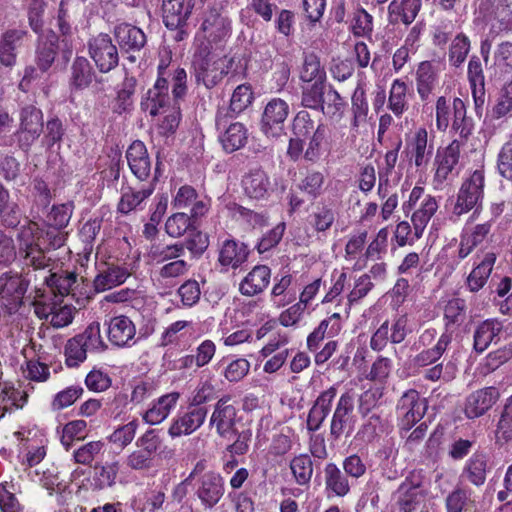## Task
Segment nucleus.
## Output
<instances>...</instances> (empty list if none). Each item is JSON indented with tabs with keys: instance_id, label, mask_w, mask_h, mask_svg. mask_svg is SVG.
Listing matches in <instances>:
<instances>
[{
	"instance_id": "obj_1",
	"label": "nucleus",
	"mask_w": 512,
	"mask_h": 512,
	"mask_svg": "<svg viewBox=\"0 0 512 512\" xmlns=\"http://www.w3.org/2000/svg\"><path fill=\"white\" fill-rule=\"evenodd\" d=\"M168 83L164 78L157 79L142 99L141 107L151 116H159L158 131L162 135L173 134L180 123V108L174 103L171 105L168 95Z\"/></svg>"
},
{
	"instance_id": "obj_2",
	"label": "nucleus",
	"mask_w": 512,
	"mask_h": 512,
	"mask_svg": "<svg viewBox=\"0 0 512 512\" xmlns=\"http://www.w3.org/2000/svg\"><path fill=\"white\" fill-rule=\"evenodd\" d=\"M19 251L27 265L35 269H44L50 265V258L45 254L43 230L36 222H29L21 227L18 234Z\"/></svg>"
},
{
	"instance_id": "obj_3",
	"label": "nucleus",
	"mask_w": 512,
	"mask_h": 512,
	"mask_svg": "<svg viewBox=\"0 0 512 512\" xmlns=\"http://www.w3.org/2000/svg\"><path fill=\"white\" fill-rule=\"evenodd\" d=\"M205 463L198 462L186 481L198 477L196 494L201 503L207 507H214L224 495V480L219 473L208 471L204 472Z\"/></svg>"
},
{
	"instance_id": "obj_4",
	"label": "nucleus",
	"mask_w": 512,
	"mask_h": 512,
	"mask_svg": "<svg viewBox=\"0 0 512 512\" xmlns=\"http://www.w3.org/2000/svg\"><path fill=\"white\" fill-rule=\"evenodd\" d=\"M232 65L233 59L225 56L208 54L205 57H197L193 63L196 81L206 88H213L229 74Z\"/></svg>"
},
{
	"instance_id": "obj_5",
	"label": "nucleus",
	"mask_w": 512,
	"mask_h": 512,
	"mask_svg": "<svg viewBox=\"0 0 512 512\" xmlns=\"http://www.w3.org/2000/svg\"><path fill=\"white\" fill-rule=\"evenodd\" d=\"M204 392L205 387L199 389L193 398V403L196 406L172 420L168 428V434L171 438L190 435L203 425L207 417V409L198 405L207 400Z\"/></svg>"
},
{
	"instance_id": "obj_6",
	"label": "nucleus",
	"mask_w": 512,
	"mask_h": 512,
	"mask_svg": "<svg viewBox=\"0 0 512 512\" xmlns=\"http://www.w3.org/2000/svg\"><path fill=\"white\" fill-rule=\"evenodd\" d=\"M485 173L483 167L474 170L468 178H466L457 194L456 203L453 213L457 216L468 213L478 206L484 194Z\"/></svg>"
},
{
	"instance_id": "obj_7",
	"label": "nucleus",
	"mask_w": 512,
	"mask_h": 512,
	"mask_svg": "<svg viewBox=\"0 0 512 512\" xmlns=\"http://www.w3.org/2000/svg\"><path fill=\"white\" fill-rule=\"evenodd\" d=\"M451 111H453V128L460 130L461 136H467L470 130H466L465 127H463L466 119V106L460 98L453 100L452 107L446 97L440 96L437 98L435 104L437 130L441 132L446 131L450 123Z\"/></svg>"
},
{
	"instance_id": "obj_8",
	"label": "nucleus",
	"mask_w": 512,
	"mask_h": 512,
	"mask_svg": "<svg viewBox=\"0 0 512 512\" xmlns=\"http://www.w3.org/2000/svg\"><path fill=\"white\" fill-rule=\"evenodd\" d=\"M427 411L426 399L416 390H408L398 401L397 414L401 430L409 431L418 423Z\"/></svg>"
},
{
	"instance_id": "obj_9",
	"label": "nucleus",
	"mask_w": 512,
	"mask_h": 512,
	"mask_svg": "<svg viewBox=\"0 0 512 512\" xmlns=\"http://www.w3.org/2000/svg\"><path fill=\"white\" fill-rule=\"evenodd\" d=\"M29 281L21 274L6 272L0 276V303L10 313L16 311L22 304Z\"/></svg>"
},
{
	"instance_id": "obj_10",
	"label": "nucleus",
	"mask_w": 512,
	"mask_h": 512,
	"mask_svg": "<svg viewBox=\"0 0 512 512\" xmlns=\"http://www.w3.org/2000/svg\"><path fill=\"white\" fill-rule=\"evenodd\" d=\"M89 54L101 72L114 69L119 61L117 47L107 34H99L89 42Z\"/></svg>"
},
{
	"instance_id": "obj_11",
	"label": "nucleus",
	"mask_w": 512,
	"mask_h": 512,
	"mask_svg": "<svg viewBox=\"0 0 512 512\" xmlns=\"http://www.w3.org/2000/svg\"><path fill=\"white\" fill-rule=\"evenodd\" d=\"M410 331L407 315L397 316L391 326L388 321H385L373 334L370 342L371 348L379 351L387 345L388 341L394 344L401 343Z\"/></svg>"
},
{
	"instance_id": "obj_12",
	"label": "nucleus",
	"mask_w": 512,
	"mask_h": 512,
	"mask_svg": "<svg viewBox=\"0 0 512 512\" xmlns=\"http://www.w3.org/2000/svg\"><path fill=\"white\" fill-rule=\"evenodd\" d=\"M289 115V105L280 98L270 100L264 108L261 129L268 137H278L284 131V122Z\"/></svg>"
},
{
	"instance_id": "obj_13",
	"label": "nucleus",
	"mask_w": 512,
	"mask_h": 512,
	"mask_svg": "<svg viewBox=\"0 0 512 512\" xmlns=\"http://www.w3.org/2000/svg\"><path fill=\"white\" fill-rule=\"evenodd\" d=\"M405 151L416 167L424 168L428 165L433 153V144L428 143V131L425 127H418L407 135Z\"/></svg>"
},
{
	"instance_id": "obj_14",
	"label": "nucleus",
	"mask_w": 512,
	"mask_h": 512,
	"mask_svg": "<svg viewBox=\"0 0 512 512\" xmlns=\"http://www.w3.org/2000/svg\"><path fill=\"white\" fill-rule=\"evenodd\" d=\"M34 312L40 319H45L54 328H63L72 323L75 315V308L72 305L63 303H45L41 300L33 302Z\"/></svg>"
},
{
	"instance_id": "obj_15",
	"label": "nucleus",
	"mask_w": 512,
	"mask_h": 512,
	"mask_svg": "<svg viewBox=\"0 0 512 512\" xmlns=\"http://www.w3.org/2000/svg\"><path fill=\"white\" fill-rule=\"evenodd\" d=\"M400 512H414L425 499V490L419 477L411 475L399 486L395 493Z\"/></svg>"
},
{
	"instance_id": "obj_16",
	"label": "nucleus",
	"mask_w": 512,
	"mask_h": 512,
	"mask_svg": "<svg viewBox=\"0 0 512 512\" xmlns=\"http://www.w3.org/2000/svg\"><path fill=\"white\" fill-rule=\"evenodd\" d=\"M244 193L251 199L264 200L275 190V183L262 169H251L242 178Z\"/></svg>"
},
{
	"instance_id": "obj_17",
	"label": "nucleus",
	"mask_w": 512,
	"mask_h": 512,
	"mask_svg": "<svg viewBox=\"0 0 512 512\" xmlns=\"http://www.w3.org/2000/svg\"><path fill=\"white\" fill-rule=\"evenodd\" d=\"M500 393L495 387H485L472 392L465 401L464 413L469 419L478 418L498 401Z\"/></svg>"
},
{
	"instance_id": "obj_18",
	"label": "nucleus",
	"mask_w": 512,
	"mask_h": 512,
	"mask_svg": "<svg viewBox=\"0 0 512 512\" xmlns=\"http://www.w3.org/2000/svg\"><path fill=\"white\" fill-rule=\"evenodd\" d=\"M236 407L230 402L229 397H223L215 405L210 423L216 427L222 437L231 438L236 433Z\"/></svg>"
},
{
	"instance_id": "obj_19",
	"label": "nucleus",
	"mask_w": 512,
	"mask_h": 512,
	"mask_svg": "<svg viewBox=\"0 0 512 512\" xmlns=\"http://www.w3.org/2000/svg\"><path fill=\"white\" fill-rule=\"evenodd\" d=\"M490 231L491 224L488 222L476 225L466 224L460 235L457 257L460 260L468 257L476 247L488 238Z\"/></svg>"
},
{
	"instance_id": "obj_20",
	"label": "nucleus",
	"mask_w": 512,
	"mask_h": 512,
	"mask_svg": "<svg viewBox=\"0 0 512 512\" xmlns=\"http://www.w3.org/2000/svg\"><path fill=\"white\" fill-rule=\"evenodd\" d=\"M444 69L441 61H423L416 70L417 92L422 100L427 99L438 84V77Z\"/></svg>"
},
{
	"instance_id": "obj_21",
	"label": "nucleus",
	"mask_w": 512,
	"mask_h": 512,
	"mask_svg": "<svg viewBox=\"0 0 512 512\" xmlns=\"http://www.w3.org/2000/svg\"><path fill=\"white\" fill-rule=\"evenodd\" d=\"M462 146L461 141L453 140L448 146L438 150L434 181L441 184L448 178L459 162Z\"/></svg>"
},
{
	"instance_id": "obj_22",
	"label": "nucleus",
	"mask_w": 512,
	"mask_h": 512,
	"mask_svg": "<svg viewBox=\"0 0 512 512\" xmlns=\"http://www.w3.org/2000/svg\"><path fill=\"white\" fill-rule=\"evenodd\" d=\"M126 158L130 170L139 180H146L151 171V161L143 142L136 140L128 148Z\"/></svg>"
},
{
	"instance_id": "obj_23",
	"label": "nucleus",
	"mask_w": 512,
	"mask_h": 512,
	"mask_svg": "<svg viewBox=\"0 0 512 512\" xmlns=\"http://www.w3.org/2000/svg\"><path fill=\"white\" fill-rule=\"evenodd\" d=\"M27 39V32L23 30H9L0 40V63L11 67L16 63L17 50L21 48Z\"/></svg>"
},
{
	"instance_id": "obj_24",
	"label": "nucleus",
	"mask_w": 512,
	"mask_h": 512,
	"mask_svg": "<svg viewBox=\"0 0 512 512\" xmlns=\"http://www.w3.org/2000/svg\"><path fill=\"white\" fill-rule=\"evenodd\" d=\"M180 394L178 392H170L162 395L155 400L150 408L144 413L143 420L150 424L156 425L162 423L175 409Z\"/></svg>"
},
{
	"instance_id": "obj_25",
	"label": "nucleus",
	"mask_w": 512,
	"mask_h": 512,
	"mask_svg": "<svg viewBox=\"0 0 512 512\" xmlns=\"http://www.w3.org/2000/svg\"><path fill=\"white\" fill-rule=\"evenodd\" d=\"M135 334V325L129 317L119 315L110 319L108 323V337L114 345H128L134 339Z\"/></svg>"
},
{
	"instance_id": "obj_26",
	"label": "nucleus",
	"mask_w": 512,
	"mask_h": 512,
	"mask_svg": "<svg viewBox=\"0 0 512 512\" xmlns=\"http://www.w3.org/2000/svg\"><path fill=\"white\" fill-rule=\"evenodd\" d=\"M201 31L209 42H218L229 36L230 22L216 10H211L204 16Z\"/></svg>"
},
{
	"instance_id": "obj_27",
	"label": "nucleus",
	"mask_w": 512,
	"mask_h": 512,
	"mask_svg": "<svg viewBox=\"0 0 512 512\" xmlns=\"http://www.w3.org/2000/svg\"><path fill=\"white\" fill-rule=\"evenodd\" d=\"M20 133L23 140L32 142L39 137L43 128L41 110L34 106L24 107L20 115Z\"/></svg>"
},
{
	"instance_id": "obj_28",
	"label": "nucleus",
	"mask_w": 512,
	"mask_h": 512,
	"mask_svg": "<svg viewBox=\"0 0 512 512\" xmlns=\"http://www.w3.org/2000/svg\"><path fill=\"white\" fill-rule=\"evenodd\" d=\"M271 271L266 265L255 266L240 284L243 295L254 296L261 293L270 283Z\"/></svg>"
},
{
	"instance_id": "obj_29",
	"label": "nucleus",
	"mask_w": 512,
	"mask_h": 512,
	"mask_svg": "<svg viewBox=\"0 0 512 512\" xmlns=\"http://www.w3.org/2000/svg\"><path fill=\"white\" fill-rule=\"evenodd\" d=\"M162 8L163 20L169 29L181 28L191 13L190 5L184 0H164Z\"/></svg>"
},
{
	"instance_id": "obj_30",
	"label": "nucleus",
	"mask_w": 512,
	"mask_h": 512,
	"mask_svg": "<svg viewBox=\"0 0 512 512\" xmlns=\"http://www.w3.org/2000/svg\"><path fill=\"white\" fill-rule=\"evenodd\" d=\"M114 34L119 46L126 51L140 50L146 43L144 32L127 23L116 26Z\"/></svg>"
},
{
	"instance_id": "obj_31",
	"label": "nucleus",
	"mask_w": 512,
	"mask_h": 512,
	"mask_svg": "<svg viewBox=\"0 0 512 512\" xmlns=\"http://www.w3.org/2000/svg\"><path fill=\"white\" fill-rule=\"evenodd\" d=\"M248 256L247 246L235 240H226L219 251V263L225 267L237 268L242 265Z\"/></svg>"
},
{
	"instance_id": "obj_32",
	"label": "nucleus",
	"mask_w": 512,
	"mask_h": 512,
	"mask_svg": "<svg viewBox=\"0 0 512 512\" xmlns=\"http://www.w3.org/2000/svg\"><path fill=\"white\" fill-rule=\"evenodd\" d=\"M496 261V255L488 252L483 259L472 269L467 277V286L471 292H477L484 287Z\"/></svg>"
},
{
	"instance_id": "obj_33",
	"label": "nucleus",
	"mask_w": 512,
	"mask_h": 512,
	"mask_svg": "<svg viewBox=\"0 0 512 512\" xmlns=\"http://www.w3.org/2000/svg\"><path fill=\"white\" fill-rule=\"evenodd\" d=\"M438 209L436 199L431 195H425L420 203V206L412 214L411 221L413 224L415 238L419 239L432 216Z\"/></svg>"
},
{
	"instance_id": "obj_34",
	"label": "nucleus",
	"mask_w": 512,
	"mask_h": 512,
	"mask_svg": "<svg viewBox=\"0 0 512 512\" xmlns=\"http://www.w3.org/2000/svg\"><path fill=\"white\" fill-rule=\"evenodd\" d=\"M248 139L247 129L242 123L230 124L220 135V142L226 152L232 153L244 147Z\"/></svg>"
},
{
	"instance_id": "obj_35",
	"label": "nucleus",
	"mask_w": 512,
	"mask_h": 512,
	"mask_svg": "<svg viewBox=\"0 0 512 512\" xmlns=\"http://www.w3.org/2000/svg\"><path fill=\"white\" fill-rule=\"evenodd\" d=\"M326 490L335 496L343 497L350 491L347 478L334 463H328L324 469Z\"/></svg>"
},
{
	"instance_id": "obj_36",
	"label": "nucleus",
	"mask_w": 512,
	"mask_h": 512,
	"mask_svg": "<svg viewBox=\"0 0 512 512\" xmlns=\"http://www.w3.org/2000/svg\"><path fill=\"white\" fill-rule=\"evenodd\" d=\"M502 331V325L495 320H486L474 332V349L483 352Z\"/></svg>"
},
{
	"instance_id": "obj_37",
	"label": "nucleus",
	"mask_w": 512,
	"mask_h": 512,
	"mask_svg": "<svg viewBox=\"0 0 512 512\" xmlns=\"http://www.w3.org/2000/svg\"><path fill=\"white\" fill-rule=\"evenodd\" d=\"M153 191L154 187L152 185H148L140 190L128 188L122 193L118 210L121 213L127 214L135 209L142 208L143 203L152 195Z\"/></svg>"
},
{
	"instance_id": "obj_38",
	"label": "nucleus",
	"mask_w": 512,
	"mask_h": 512,
	"mask_svg": "<svg viewBox=\"0 0 512 512\" xmlns=\"http://www.w3.org/2000/svg\"><path fill=\"white\" fill-rule=\"evenodd\" d=\"M299 77L301 81L305 83H324L326 73L324 68L321 66L318 56L313 53L304 55L303 63L299 70Z\"/></svg>"
},
{
	"instance_id": "obj_39",
	"label": "nucleus",
	"mask_w": 512,
	"mask_h": 512,
	"mask_svg": "<svg viewBox=\"0 0 512 512\" xmlns=\"http://www.w3.org/2000/svg\"><path fill=\"white\" fill-rule=\"evenodd\" d=\"M353 410V397L349 393L341 395L331 422V433L339 437L348 421V415Z\"/></svg>"
},
{
	"instance_id": "obj_40",
	"label": "nucleus",
	"mask_w": 512,
	"mask_h": 512,
	"mask_svg": "<svg viewBox=\"0 0 512 512\" xmlns=\"http://www.w3.org/2000/svg\"><path fill=\"white\" fill-rule=\"evenodd\" d=\"M512 112V78L505 82L499 90L495 103L488 116L493 120H499Z\"/></svg>"
},
{
	"instance_id": "obj_41",
	"label": "nucleus",
	"mask_w": 512,
	"mask_h": 512,
	"mask_svg": "<svg viewBox=\"0 0 512 512\" xmlns=\"http://www.w3.org/2000/svg\"><path fill=\"white\" fill-rule=\"evenodd\" d=\"M128 276L129 273L125 268L110 266L96 276L94 285L99 291L109 290L124 283Z\"/></svg>"
},
{
	"instance_id": "obj_42",
	"label": "nucleus",
	"mask_w": 512,
	"mask_h": 512,
	"mask_svg": "<svg viewBox=\"0 0 512 512\" xmlns=\"http://www.w3.org/2000/svg\"><path fill=\"white\" fill-rule=\"evenodd\" d=\"M93 70L89 61L84 57L74 60L71 67V85L76 89L87 88L93 80Z\"/></svg>"
},
{
	"instance_id": "obj_43",
	"label": "nucleus",
	"mask_w": 512,
	"mask_h": 512,
	"mask_svg": "<svg viewBox=\"0 0 512 512\" xmlns=\"http://www.w3.org/2000/svg\"><path fill=\"white\" fill-rule=\"evenodd\" d=\"M421 7V0H394L389 4V12L404 24L414 21Z\"/></svg>"
},
{
	"instance_id": "obj_44",
	"label": "nucleus",
	"mask_w": 512,
	"mask_h": 512,
	"mask_svg": "<svg viewBox=\"0 0 512 512\" xmlns=\"http://www.w3.org/2000/svg\"><path fill=\"white\" fill-rule=\"evenodd\" d=\"M291 276H283L272 288L271 302L276 308H282L295 300L296 293L291 286Z\"/></svg>"
},
{
	"instance_id": "obj_45",
	"label": "nucleus",
	"mask_w": 512,
	"mask_h": 512,
	"mask_svg": "<svg viewBox=\"0 0 512 512\" xmlns=\"http://www.w3.org/2000/svg\"><path fill=\"white\" fill-rule=\"evenodd\" d=\"M389 109L396 115H402L407 109V85L404 81L396 79L390 88L388 99Z\"/></svg>"
},
{
	"instance_id": "obj_46",
	"label": "nucleus",
	"mask_w": 512,
	"mask_h": 512,
	"mask_svg": "<svg viewBox=\"0 0 512 512\" xmlns=\"http://www.w3.org/2000/svg\"><path fill=\"white\" fill-rule=\"evenodd\" d=\"M290 469L297 484H309L313 474V463L308 455L295 456L290 462Z\"/></svg>"
},
{
	"instance_id": "obj_47",
	"label": "nucleus",
	"mask_w": 512,
	"mask_h": 512,
	"mask_svg": "<svg viewBox=\"0 0 512 512\" xmlns=\"http://www.w3.org/2000/svg\"><path fill=\"white\" fill-rule=\"evenodd\" d=\"M139 428L138 420L134 419L124 425L118 426L109 436L108 441L116 447L123 450L135 438L136 432Z\"/></svg>"
},
{
	"instance_id": "obj_48",
	"label": "nucleus",
	"mask_w": 512,
	"mask_h": 512,
	"mask_svg": "<svg viewBox=\"0 0 512 512\" xmlns=\"http://www.w3.org/2000/svg\"><path fill=\"white\" fill-rule=\"evenodd\" d=\"M75 337L81 338V342L90 351L102 352L106 349V344L101 336V327L99 322L90 323L83 333Z\"/></svg>"
},
{
	"instance_id": "obj_49",
	"label": "nucleus",
	"mask_w": 512,
	"mask_h": 512,
	"mask_svg": "<svg viewBox=\"0 0 512 512\" xmlns=\"http://www.w3.org/2000/svg\"><path fill=\"white\" fill-rule=\"evenodd\" d=\"M465 472L474 485H482L486 479L487 457L483 454H474L467 462Z\"/></svg>"
},
{
	"instance_id": "obj_50",
	"label": "nucleus",
	"mask_w": 512,
	"mask_h": 512,
	"mask_svg": "<svg viewBox=\"0 0 512 512\" xmlns=\"http://www.w3.org/2000/svg\"><path fill=\"white\" fill-rule=\"evenodd\" d=\"M88 349L81 342V338L73 337L65 345V362L69 367H77L87 358Z\"/></svg>"
},
{
	"instance_id": "obj_51",
	"label": "nucleus",
	"mask_w": 512,
	"mask_h": 512,
	"mask_svg": "<svg viewBox=\"0 0 512 512\" xmlns=\"http://www.w3.org/2000/svg\"><path fill=\"white\" fill-rule=\"evenodd\" d=\"M254 100L252 88L248 84H241L235 88L230 100V109L234 113H241L247 109Z\"/></svg>"
},
{
	"instance_id": "obj_52",
	"label": "nucleus",
	"mask_w": 512,
	"mask_h": 512,
	"mask_svg": "<svg viewBox=\"0 0 512 512\" xmlns=\"http://www.w3.org/2000/svg\"><path fill=\"white\" fill-rule=\"evenodd\" d=\"M87 424L84 420H74L63 426L61 432V443L68 450L75 440H82L85 437Z\"/></svg>"
},
{
	"instance_id": "obj_53",
	"label": "nucleus",
	"mask_w": 512,
	"mask_h": 512,
	"mask_svg": "<svg viewBox=\"0 0 512 512\" xmlns=\"http://www.w3.org/2000/svg\"><path fill=\"white\" fill-rule=\"evenodd\" d=\"M351 30L355 36H369L373 30V17L363 8H358L351 19Z\"/></svg>"
},
{
	"instance_id": "obj_54",
	"label": "nucleus",
	"mask_w": 512,
	"mask_h": 512,
	"mask_svg": "<svg viewBox=\"0 0 512 512\" xmlns=\"http://www.w3.org/2000/svg\"><path fill=\"white\" fill-rule=\"evenodd\" d=\"M191 327L192 322L187 320H178L169 324L161 334L160 345L165 347L177 343L184 331Z\"/></svg>"
},
{
	"instance_id": "obj_55",
	"label": "nucleus",
	"mask_w": 512,
	"mask_h": 512,
	"mask_svg": "<svg viewBox=\"0 0 512 512\" xmlns=\"http://www.w3.org/2000/svg\"><path fill=\"white\" fill-rule=\"evenodd\" d=\"M324 83L312 82L303 87L302 104L317 109L323 103Z\"/></svg>"
},
{
	"instance_id": "obj_56",
	"label": "nucleus",
	"mask_w": 512,
	"mask_h": 512,
	"mask_svg": "<svg viewBox=\"0 0 512 512\" xmlns=\"http://www.w3.org/2000/svg\"><path fill=\"white\" fill-rule=\"evenodd\" d=\"M496 437L498 441L512 440V395L508 398L498 422Z\"/></svg>"
},
{
	"instance_id": "obj_57",
	"label": "nucleus",
	"mask_w": 512,
	"mask_h": 512,
	"mask_svg": "<svg viewBox=\"0 0 512 512\" xmlns=\"http://www.w3.org/2000/svg\"><path fill=\"white\" fill-rule=\"evenodd\" d=\"M470 50V41L463 34L457 35L450 47L449 60L454 66L462 64Z\"/></svg>"
},
{
	"instance_id": "obj_58",
	"label": "nucleus",
	"mask_w": 512,
	"mask_h": 512,
	"mask_svg": "<svg viewBox=\"0 0 512 512\" xmlns=\"http://www.w3.org/2000/svg\"><path fill=\"white\" fill-rule=\"evenodd\" d=\"M190 226V218L185 213H175L170 216L165 223L167 234L173 238L183 236Z\"/></svg>"
},
{
	"instance_id": "obj_59",
	"label": "nucleus",
	"mask_w": 512,
	"mask_h": 512,
	"mask_svg": "<svg viewBox=\"0 0 512 512\" xmlns=\"http://www.w3.org/2000/svg\"><path fill=\"white\" fill-rule=\"evenodd\" d=\"M162 440L154 429L147 430L136 440V447L152 460L161 446Z\"/></svg>"
},
{
	"instance_id": "obj_60",
	"label": "nucleus",
	"mask_w": 512,
	"mask_h": 512,
	"mask_svg": "<svg viewBox=\"0 0 512 512\" xmlns=\"http://www.w3.org/2000/svg\"><path fill=\"white\" fill-rule=\"evenodd\" d=\"M334 220V211L327 206L318 207L317 210L310 215V224L318 232L328 230L334 223Z\"/></svg>"
},
{
	"instance_id": "obj_61",
	"label": "nucleus",
	"mask_w": 512,
	"mask_h": 512,
	"mask_svg": "<svg viewBox=\"0 0 512 512\" xmlns=\"http://www.w3.org/2000/svg\"><path fill=\"white\" fill-rule=\"evenodd\" d=\"M512 358V342L499 348L493 352H490L485 358L484 366L486 372H491L500 367L502 364Z\"/></svg>"
},
{
	"instance_id": "obj_62",
	"label": "nucleus",
	"mask_w": 512,
	"mask_h": 512,
	"mask_svg": "<svg viewBox=\"0 0 512 512\" xmlns=\"http://www.w3.org/2000/svg\"><path fill=\"white\" fill-rule=\"evenodd\" d=\"M316 130L314 121L311 119L307 111H300L297 113L293 121V133L296 137H307L314 133Z\"/></svg>"
},
{
	"instance_id": "obj_63",
	"label": "nucleus",
	"mask_w": 512,
	"mask_h": 512,
	"mask_svg": "<svg viewBox=\"0 0 512 512\" xmlns=\"http://www.w3.org/2000/svg\"><path fill=\"white\" fill-rule=\"evenodd\" d=\"M373 288V283L368 275L360 276L354 283L353 289L350 291L347 301L350 308L364 298Z\"/></svg>"
},
{
	"instance_id": "obj_64",
	"label": "nucleus",
	"mask_w": 512,
	"mask_h": 512,
	"mask_svg": "<svg viewBox=\"0 0 512 512\" xmlns=\"http://www.w3.org/2000/svg\"><path fill=\"white\" fill-rule=\"evenodd\" d=\"M497 168L500 175L508 180H512V142H508L501 148Z\"/></svg>"
}]
</instances>
